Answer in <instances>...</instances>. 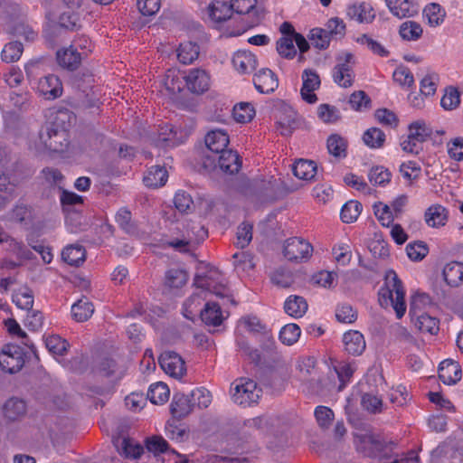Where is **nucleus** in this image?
<instances>
[{"label": "nucleus", "instance_id": "obj_28", "mask_svg": "<svg viewBox=\"0 0 463 463\" xmlns=\"http://www.w3.org/2000/svg\"><path fill=\"white\" fill-rule=\"evenodd\" d=\"M448 221V211L440 204L431 205L425 212L426 223L433 228L444 226Z\"/></svg>", "mask_w": 463, "mask_h": 463}, {"label": "nucleus", "instance_id": "obj_22", "mask_svg": "<svg viewBox=\"0 0 463 463\" xmlns=\"http://www.w3.org/2000/svg\"><path fill=\"white\" fill-rule=\"evenodd\" d=\"M303 391L312 395L326 396L332 390L333 384L328 377L321 376L319 373L302 385Z\"/></svg>", "mask_w": 463, "mask_h": 463}, {"label": "nucleus", "instance_id": "obj_63", "mask_svg": "<svg viewBox=\"0 0 463 463\" xmlns=\"http://www.w3.org/2000/svg\"><path fill=\"white\" fill-rule=\"evenodd\" d=\"M363 408L371 413H378L382 411L383 401L373 393H364L361 399Z\"/></svg>", "mask_w": 463, "mask_h": 463}, {"label": "nucleus", "instance_id": "obj_15", "mask_svg": "<svg viewBox=\"0 0 463 463\" xmlns=\"http://www.w3.org/2000/svg\"><path fill=\"white\" fill-rule=\"evenodd\" d=\"M188 90L196 94L206 91L210 85V77L205 71L201 69H193L184 77Z\"/></svg>", "mask_w": 463, "mask_h": 463}, {"label": "nucleus", "instance_id": "obj_11", "mask_svg": "<svg viewBox=\"0 0 463 463\" xmlns=\"http://www.w3.org/2000/svg\"><path fill=\"white\" fill-rule=\"evenodd\" d=\"M229 143V135L226 131L222 129L209 131L205 136V145L209 151L205 156L214 157L215 154H220L226 150Z\"/></svg>", "mask_w": 463, "mask_h": 463}, {"label": "nucleus", "instance_id": "obj_50", "mask_svg": "<svg viewBox=\"0 0 463 463\" xmlns=\"http://www.w3.org/2000/svg\"><path fill=\"white\" fill-rule=\"evenodd\" d=\"M5 327L8 333L12 335H16L22 340V344L29 347L33 353L35 347L33 343L29 340L26 333L22 330L20 325L14 318H8L5 321Z\"/></svg>", "mask_w": 463, "mask_h": 463}, {"label": "nucleus", "instance_id": "obj_53", "mask_svg": "<svg viewBox=\"0 0 463 463\" xmlns=\"http://www.w3.org/2000/svg\"><path fill=\"white\" fill-rule=\"evenodd\" d=\"M369 181L374 185H384L391 181L392 174L391 172L382 166L377 165L372 167L368 175Z\"/></svg>", "mask_w": 463, "mask_h": 463}, {"label": "nucleus", "instance_id": "obj_56", "mask_svg": "<svg viewBox=\"0 0 463 463\" xmlns=\"http://www.w3.org/2000/svg\"><path fill=\"white\" fill-rule=\"evenodd\" d=\"M406 252L408 257L413 261H420L429 252L427 244L421 241L409 243L406 246Z\"/></svg>", "mask_w": 463, "mask_h": 463}, {"label": "nucleus", "instance_id": "obj_7", "mask_svg": "<svg viewBox=\"0 0 463 463\" xmlns=\"http://www.w3.org/2000/svg\"><path fill=\"white\" fill-rule=\"evenodd\" d=\"M336 61L333 69L334 81L343 88L351 87L355 76L353 69L354 55L351 52H345L343 56H338Z\"/></svg>", "mask_w": 463, "mask_h": 463}, {"label": "nucleus", "instance_id": "obj_4", "mask_svg": "<svg viewBox=\"0 0 463 463\" xmlns=\"http://www.w3.org/2000/svg\"><path fill=\"white\" fill-rule=\"evenodd\" d=\"M356 449L365 457L387 459L390 458V449L388 446L372 434H362L355 436Z\"/></svg>", "mask_w": 463, "mask_h": 463}, {"label": "nucleus", "instance_id": "obj_55", "mask_svg": "<svg viewBox=\"0 0 463 463\" xmlns=\"http://www.w3.org/2000/svg\"><path fill=\"white\" fill-rule=\"evenodd\" d=\"M255 114L253 107L249 103H240L235 105L232 109V115L237 122L245 123L250 121Z\"/></svg>", "mask_w": 463, "mask_h": 463}, {"label": "nucleus", "instance_id": "obj_36", "mask_svg": "<svg viewBox=\"0 0 463 463\" xmlns=\"http://www.w3.org/2000/svg\"><path fill=\"white\" fill-rule=\"evenodd\" d=\"M93 312V304L87 298H80L71 307V316L77 322L87 321Z\"/></svg>", "mask_w": 463, "mask_h": 463}, {"label": "nucleus", "instance_id": "obj_27", "mask_svg": "<svg viewBox=\"0 0 463 463\" xmlns=\"http://www.w3.org/2000/svg\"><path fill=\"white\" fill-rule=\"evenodd\" d=\"M232 64L240 73H250L256 69L257 59L250 52H238L232 58Z\"/></svg>", "mask_w": 463, "mask_h": 463}, {"label": "nucleus", "instance_id": "obj_21", "mask_svg": "<svg viewBox=\"0 0 463 463\" xmlns=\"http://www.w3.org/2000/svg\"><path fill=\"white\" fill-rule=\"evenodd\" d=\"M114 444L118 453L127 458H138L144 452L143 446L131 438H118Z\"/></svg>", "mask_w": 463, "mask_h": 463}, {"label": "nucleus", "instance_id": "obj_12", "mask_svg": "<svg viewBox=\"0 0 463 463\" xmlns=\"http://www.w3.org/2000/svg\"><path fill=\"white\" fill-rule=\"evenodd\" d=\"M303 85L300 90L302 99L309 104L316 103L317 95L314 93L320 86V78L313 70H305L302 74Z\"/></svg>", "mask_w": 463, "mask_h": 463}, {"label": "nucleus", "instance_id": "obj_17", "mask_svg": "<svg viewBox=\"0 0 463 463\" xmlns=\"http://www.w3.org/2000/svg\"><path fill=\"white\" fill-rule=\"evenodd\" d=\"M39 91L47 99H55L61 96L63 88L58 76L50 74L39 81Z\"/></svg>", "mask_w": 463, "mask_h": 463}, {"label": "nucleus", "instance_id": "obj_62", "mask_svg": "<svg viewBox=\"0 0 463 463\" xmlns=\"http://www.w3.org/2000/svg\"><path fill=\"white\" fill-rule=\"evenodd\" d=\"M13 302L19 308L30 311L33 305V295L29 289L17 291L13 295Z\"/></svg>", "mask_w": 463, "mask_h": 463}, {"label": "nucleus", "instance_id": "obj_43", "mask_svg": "<svg viewBox=\"0 0 463 463\" xmlns=\"http://www.w3.org/2000/svg\"><path fill=\"white\" fill-rule=\"evenodd\" d=\"M327 149L330 155L335 157H345L347 141L337 134H333L327 138Z\"/></svg>", "mask_w": 463, "mask_h": 463}, {"label": "nucleus", "instance_id": "obj_35", "mask_svg": "<svg viewBox=\"0 0 463 463\" xmlns=\"http://www.w3.org/2000/svg\"><path fill=\"white\" fill-rule=\"evenodd\" d=\"M293 174L302 180H312L317 174V165L314 161L299 159L293 165Z\"/></svg>", "mask_w": 463, "mask_h": 463}, {"label": "nucleus", "instance_id": "obj_61", "mask_svg": "<svg viewBox=\"0 0 463 463\" xmlns=\"http://www.w3.org/2000/svg\"><path fill=\"white\" fill-rule=\"evenodd\" d=\"M460 102V94L457 88L449 87L443 95L440 104L445 109H454Z\"/></svg>", "mask_w": 463, "mask_h": 463}, {"label": "nucleus", "instance_id": "obj_45", "mask_svg": "<svg viewBox=\"0 0 463 463\" xmlns=\"http://www.w3.org/2000/svg\"><path fill=\"white\" fill-rule=\"evenodd\" d=\"M188 280L187 273L181 269H170L166 271L165 283L169 288H179Z\"/></svg>", "mask_w": 463, "mask_h": 463}, {"label": "nucleus", "instance_id": "obj_37", "mask_svg": "<svg viewBox=\"0 0 463 463\" xmlns=\"http://www.w3.org/2000/svg\"><path fill=\"white\" fill-rule=\"evenodd\" d=\"M200 47L192 42L180 43L177 50V57L184 64L193 63L199 56Z\"/></svg>", "mask_w": 463, "mask_h": 463}, {"label": "nucleus", "instance_id": "obj_38", "mask_svg": "<svg viewBox=\"0 0 463 463\" xmlns=\"http://www.w3.org/2000/svg\"><path fill=\"white\" fill-rule=\"evenodd\" d=\"M209 12L213 20L221 23L231 18L234 9L232 3L229 5L226 2L216 1L209 6Z\"/></svg>", "mask_w": 463, "mask_h": 463}, {"label": "nucleus", "instance_id": "obj_31", "mask_svg": "<svg viewBox=\"0 0 463 463\" xmlns=\"http://www.w3.org/2000/svg\"><path fill=\"white\" fill-rule=\"evenodd\" d=\"M411 319L415 321V326L422 333H429L430 335H437L439 330V320L428 315L427 313H420L415 316H411Z\"/></svg>", "mask_w": 463, "mask_h": 463}, {"label": "nucleus", "instance_id": "obj_13", "mask_svg": "<svg viewBox=\"0 0 463 463\" xmlns=\"http://www.w3.org/2000/svg\"><path fill=\"white\" fill-rule=\"evenodd\" d=\"M83 59V53H80L71 45L58 50L56 52V60L59 66L69 71L78 70Z\"/></svg>", "mask_w": 463, "mask_h": 463}, {"label": "nucleus", "instance_id": "obj_41", "mask_svg": "<svg viewBox=\"0 0 463 463\" xmlns=\"http://www.w3.org/2000/svg\"><path fill=\"white\" fill-rule=\"evenodd\" d=\"M118 225L127 233L135 234L137 232V227L132 220L131 212L126 207L120 208L115 216Z\"/></svg>", "mask_w": 463, "mask_h": 463}, {"label": "nucleus", "instance_id": "obj_24", "mask_svg": "<svg viewBox=\"0 0 463 463\" xmlns=\"http://www.w3.org/2000/svg\"><path fill=\"white\" fill-rule=\"evenodd\" d=\"M297 371L296 377L303 385L318 373L316 359L310 356L300 358L298 362Z\"/></svg>", "mask_w": 463, "mask_h": 463}, {"label": "nucleus", "instance_id": "obj_51", "mask_svg": "<svg viewBox=\"0 0 463 463\" xmlns=\"http://www.w3.org/2000/svg\"><path fill=\"white\" fill-rule=\"evenodd\" d=\"M300 334V327L297 324H288L281 328L279 339L283 344L291 345L298 340Z\"/></svg>", "mask_w": 463, "mask_h": 463}, {"label": "nucleus", "instance_id": "obj_5", "mask_svg": "<svg viewBox=\"0 0 463 463\" xmlns=\"http://www.w3.org/2000/svg\"><path fill=\"white\" fill-rule=\"evenodd\" d=\"M39 139L44 148L52 152H63L69 145L67 131L55 128L52 124L42 127L39 131Z\"/></svg>", "mask_w": 463, "mask_h": 463}, {"label": "nucleus", "instance_id": "obj_42", "mask_svg": "<svg viewBox=\"0 0 463 463\" xmlns=\"http://www.w3.org/2000/svg\"><path fill=\"white\" fill-rule=\"evenodd\" d=\"M384 132L378 128H371L363 135V141L370 148L376 149L383 146L385 142Z\"/></svg>", "mask_w": 463, "mask_h": 463}, {"label": "nucleus", "instance_id": "obj_64", "mask_svg": "<svg viewBox=\"0 0 463 463\" xmlns=\"http://www.w3.org/2000/svg\"><path fill=\"white\" fill-rule=\"evenodd\" d=\"M357 43L365 45L371 52L381 57H387L389 52L377 41L367 34H363L357 38Z\"/></svg>", "mask_w": 463, "mask_h": 463}, {"label": "nucleus", "instance_id": "obj_14", "mask_svg": "<svg viewBox=\"0 0 463 463\" xmlns=\"http://www.w3.org/2000/svg\"><path fill=\"white\" fill-rule=\"evenodd\" d=\"M253 83L259 92L269 94L278 88L279 80L271 70L264 68L254 75Z\"/></svg>", "mask_w": 463, "mask_h": 463}, {"label": "nucleus", "instance_id": "obj_59", "mask_svg": "<svg viewBox=\"0 0 463 463\" xmlns=\"http://www.w3.org/2000/svg\"><path fill=\"white\" fill-rule=\"evenodd\" d=\"M45 345L52 354L63 355L69 345L59 335H50L45 339Z\"/></svg>", "mask_w": 463, "mask_h": 463}, {"label": "nucleus", "instance_id": "obj_6", "mask_svg": "<svg viewBox=\"0 0 463 463\" xmlns=\"http://www.w3.org/2000/svg\"><path fill=\"white\" fill-rule=\"evenodd\" d=\"M232 385V397L235 403L248 406L257 402L260 397L261 390L253 380L242 378Z\"/></svg>", "mask_w": 463, "mask_h": 463}, {"label": "nucleus", "instance_id": "obj_3", "mask_svg": "<svg viewBox=\"0 0 463 463\" xmlns=\"http://www.w3.org/2000/svg\"><path fill=\"white\" fill-rule=\"evenodd\" d=\"M203 167L209 170L220 168L222 172L233 175L239 172L241 167V161L239 155L232 149H226L213 156H204Z\"/></svg>", "mask_w": 463, "mask_h": 463}, {"label": "nucleus", "instance_id": "obj_30", "mask_svg": "<svg viewBox=\"0 0 463 463\" xmlns=\"http://www.w3.org/2000/svg\"><path fill=\"white\" fill-rule=\"evenodd\" d=\"M307 302L301 297L297 295L289 296L284 304L285 312L293 317H301L307 310Z\"/></svg>", "mask_w": 463, "mask_h": 463}, {"label": "nucleus", "instance_id": "obj_34", "mask_svg": "<svg viewBox=\"0 0 463 463\" xmlns=\"http://www.w3.org/2000/svg\"><path fill=\"white\" fill-rule=\"evenodd\" d=\"M86 250L80 244H71L65 247L61 252L62 260L71 266H79L85 260Z\"/></svg>", "mask_w": 463, "mask_h": 463}, {"label": "nucleus", "instance_id": "obj_16", "mask_svg": "<svg viewBox=\"0 0 463 463\" xmlns=\"http://www.w3.org/2000/svg\"><path fill=\"white\" fill-rule=\"evenodd\" d=\"M27 406L24 400L12 397L3 406L4 418L10 422L21 420L26 414Z\"/></svg>", "mask_w": 463, "mask_h": 463}, {"label": "nucleus", "instance_id": "obj_33", "mask_svg": "<svg viewBox=\"0 0 463 463\" xmlns=\"http://www.w3.org/2000/svg\"><path fill=\"white\" fill-rule=\"evenodd\" d=\"M167 180V171L159 165L151 166L144 176V184L147 187L157 188L163 186Z\"/></svg>", "mask_w": 463, "mask_h": 463}, {"label": "nucleus", "instance_id": "obj_29", "mask_svg": "<svg viewBox=\"0 0 463 463\" xmlns=\"http://www.w3.org/2000/svg\"><path fill=\"white\" fill-rule=\"evenodd\" d=\"M443 277L450 287H458L463 282V264L458 261L448 263L443 269Z\"/></svg>", "mask_w": 463, "mask_h": 463}, {"label": "nucleus", "instance_id": "obj_26", "mask_svg": "<svg viewBox=\"0 0 463 463\" xmlns=\"http://www.w3.org/2000/svg\"><path fill=\"white\" fill-rule=\"evenodd\" d=\"M347 15L359 23H371L374 17L373 7L367 3L354 4L347 8Z\"/></svg>", "mask_w": 463, "mask_h": 463}, {"label": "nucleus", "instance_id": "obj_20", "mask_svg": "<svg viewBox=\"0 0 463 463\" xmlns=\"http://www.w3.org/2000/svg\"><path fill=\"white\" fill-rule=\"evenodd\" d=\"M385 1L392 14L398 18L411 17L419 12V6L415 0Z\"/></svg>", "mask_w": 463, "mask_h": 463}, {"label": "nucleus", "instance_id": "obj_32", "mask_svg": "<svg viewBox=\"0 0 463 463\" xmlns=\"http://www.w3.org/2000/svg\"><path fill=\"white\" fill-rule=\"evenodd\" d=\"M234 12L238 14H247L249 17L252 16V20L249 23L248 27H253L260 24V15L258 12L251 14L255 8L257 0H232Z\"/></svg>", "mask_w": 463, "mask_h": 463}, {"label": "nucleus", "instance_id": "obj_23", "mask_svg": "<svg viewBox=\"0 0 463 463\" xmlns=\"http://www.w3.org/2000/svg\"><path fill=\"white\" fill-rule=\"evenodd\" d=\"M202 321L211 326H219L225 317H223L221 306L216 302L209 301L200 309Z\"/></svg>", "mask_w": 463, "mask_h": 463}, {"label": "nucleus", "instance_id": "obj_57", "mask_svg": "<svg viewBox=\"0 0 463 463\" xmlns=\"http://www.w3.org/2000/svg\"><path fill=\"white\" fill-rule=\"evenodd\" d=\"M314 414L318 426L322 429H328L335 418L334 411L326 406H317Z\"/></svg>", "mask_w": 463, "mask_h": 463}, {"label": "nucleus", "instance_id": "obj_1", "mask_svg": "<svg viewBox=\"0 0 463 463\" xmlns=\"http://www.w3.org/2000/svg\"><path fill=\"white\" fill-rule=\"evenodd\" d=\"M384 280V286L378 292L379 304L384 308L392 307L397 318L401 319L406 311L405 290L402 282L392 269L386 272Z\"/></svg>", "mask_w": 463, "mask_h": 463}, {"label": "nucleus", "instance_id": "obj_58", "mask_svg": "<svg viewBox=\"0 0 463 463\" xmlns=\"http://www.w3.org/2000/svg\"><path fill=\"white\" fill-rule=\"evenodd\" d=\"M279 54L286 59H293L297 54L293 38L283 36L277 42Z\"/></svg>", "mask_w": 463, "mask_h": 463}, {"label": "nucleus", "instance_id": "obj_2", "mask_svg": "<svg viewBox=\"0 0 463 463\" xmlns=\"http://www.w3.org/2000/svg\"><path fill=\"white\" fill-rule=\"evenodd\" d=\"M194 284L198 288L203 289L202 293L208 291L222 299L227 298L232 304H235L230 288L222 281L221 272L213 267L210 268L205 274H196Z\"/></svg>", "mask_w": 463, "mask_h": 463}, {"label": "nucleus", "instance_id": "obj_18", "mask_svg": "<svg viewBox=\"0 0 463 463\" xmlns=\"http://www.w3.org/2000/svg\"><path fill=\"white\" fill-rule=\"evenodd\" d=\"M462 376L461 367L458 363L447 359L440 363L439 367V378L445 384L457 383Z\"/></svg>", "mask_w": 463, "mask_h": 463}, {"label": "nucleus", "instance_id": "obj_39", "mask_svg": "<svg viewBox=\"0 0 463 463\" xmlns=\"http://www.w3.org/2000/svg\"><path fill=\"white\" fill-rule=\"evenodd\" d=\"M169 395L168 386L162 382L151 384L147 392V397L154 404H164L168 401Z\"/></svg>", "mask_w": 463, "mask_h": 463}, {"label": "nucleus", "instance_id": "obj_46", "mask_svg": "<svg viewBox=\"0 0 463 463\" xmlns=\"http://www.w3.org/2000/svg\"><path fill=\"white\" fill-rule=\"evenodd\" d=\"M308 39L315 48L325 50L329 46L331 38L327 30L314 28L310 31Z\"/></svg>", "mask_w": 463, "mask_h": 463}, {"label": "nucleus", "instance_id": "obj_48", "mask_svg": "<svg viewBox=\"0 0 463 463\" xmlns=\"http://www.w3.org/2000/svg\"><path fill=\"white\" fill-rule=\"evenodd\" d=\"M24 47L20 42H11L5 45L1 57L5 62H14L18 61L23 53Z\"/></svg>", "mask_w": 463, "mask_h": 463}, {"label": "nucleus", "instance_id": "obj_44", "mask_svg": "<svg viewBox=\"0 0 463 463\" xmlns=\"http://www.w3.org/2000/svg\"><path fill=\"white\" fill-rule=\"evenodd\" d=\"M423 30L420 24L414 21H406L400 26L399 33L405 41H417L422 35Z\"/></svg>", "mask_w": 463, "mask_h": 463}, {"label": "nucleus", "instance_id": "obj_47", "mask_svg": "<svg viewBox=\"0 0 463 463\" xmlns=\"http://www.w3.org/2000/svg\"><path fill=\"white\" fill-rule=\"evenodd\" d=\"M4 242L8 243L7 250L12 251L18 258L28 260L33 259V252L24 244L23 241H19L7 234V240H5Z\"/></svg>", "mask_w": 463, "mask_h": 463}, {"label": "nucleus", "instance_id": "obj_52", "mask_svg": "<svg viewBox=\"0 0 463 463\" xmlns=\"http://www.w3.org/2000/svg\"><path fill=\"white\" fill-rule=\"evenodd\" d=\"M424 14L430 25L437 26L443 22L446 12L439 4L432 3L426 6Z\"/></svg>", "mask_w": 463, "mask_h": 463}, {"label": "nucleus", "instance_id": "obj_25", "mask_svg": "<svg viewBox=\"0 0 463 463\" xmlns=\"http://www.w3.org/2000/svg\"><path fill=\"white\" fill-rule=\"evenodd\" d=\"M346 352L352 355H360L365 349L364 335L358 331L346 332L343 336Z\"/></svg>", "mask_w": 463, "mask_h": 463}, {"label": "nucleus", "instance_id": "obj_9", "mask_svg": "<svg viewBox=\"0 0 463 463\" xmlns=\"http://www.w3.org/2000/svg\"><path fill=\"white\" fill-rule=\"evenodd\" d=\"M313 251L312 245L298 237H293L286 241L284 246V256L290 261H302L308 260Z\"/></svg>", "mask_w": 463, "mask_h": 463}, {"label": "nucleus", "instance_id": "obj_54", "mask_svg": "<svg viewBox=\"0 0 463 463\" xmlns=\"http://www.w3.org/2000/svg\"><path fill=\"white\" fill-rule=\"evenodd\" d=\"M431 304V298L426 293H417L412 296L410 303V316L424 313L422 309Z\"/></svg>", "mask_w": 463, "mask_h": 463}, {"label": "nucleus", "instance_id": "obj_10", "mask_svg": "<svg viewBox=\"0 0 463 463\" xmlns=\"http://www.w3.org/2000/svg\"><path fill=\"white\" fill-rule=\"evenodd\" d=\"M158 361L163 371L171 377L181 379L186 373L185 363L175 352H164Z\"/></svg>", "mask_w": 463, "mask_h": 463}, {"label": "nucleus", "instance_id": "obj_60", "mask_svg": "<svg viewBox=\"0 0 463 463\" xmlns=\"http://www.w3.org/2000/svg\"><path fill=\"white\" fill-rule=\"evenodd\" d=\"M335 370L339 381L341 382V384L338 388L340 391L352 378L355 371V367L351 363L340 362L337 365L335 366Z\"/></svg>", "mask_w": 463, "mask_h": 463}, {"label": "nucleus", "instance_id": "obj_8", "mask_svg": "<svg viewBox=\"0 0 463 463\" xmlns=\"http://www.w3.org/2000/svg\"><path fill=\"white\" fill-rule=\"evenodd\" d=\"M24 352L16 345H6L0 354V367L9 373L19 372L24 364Z\"/></svg>", "mask_w": 463, "mask_h": 463}, {"label": "nucleus", "instance_id": "obj_40", "mask_svg": "<svg viewBox=\"0 0 463 463\" xmlns=\"http://www.w3.org/2000/svg\"><path fill=\"white\" fill-rule=\"evenodd\" d=\"M410 138L422 144L432 135V129L422 120L414 121L409 126Z\"/></svg>", "mask_w": 463, "mask_h": 463}, {"label": "nucleus", "instance_id": "obj_19", "mask_svg": "<svg viewBox=\"0 0 463 463\" xmlns=\"http://www.w3.org/2000/svg\"><path fill=\"white\" fill-rule=\"evenodd\" d=\"M194 407V402H193L190 395L175 393L170 405V411L174 418L180 420L190 414Z\"/></svg>", "mask_w": 463, "mask_h": 463}, {"label": "nucleus", "instance_id": "obj_49", "mask_svg": "<svg viewBox=\"0 0 463 463\" xmlns=\"http://www.w3.org/2000/svg\"><path fill=\"white\" fill-rule=\"evenodd\" d=\"M362 211V204L357 201L347 202L341 210V219L345 223L354 222Z\"/></svg>", "mask_w": 463, "mask_h": 463}]
</instances>
